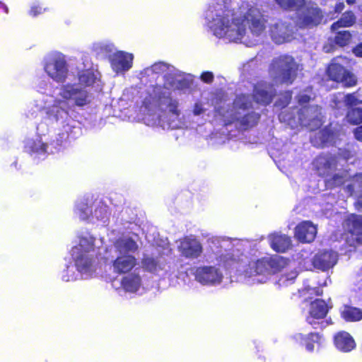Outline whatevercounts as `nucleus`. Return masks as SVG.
Wrapping results in <instances>:
<instances>
[{
  "instance_id": "obj_1",
  "label": "nucleus",
  "mask_w": 362,
  "mask_h": 362,
  "mask_svg": "<svg viewBox=\"0 0 362 362\" xmlns=\"http://www.w3.org/2000/svg\"><path fill=\"white\" fill-rule=\"evenodd\" d=\"M205 20L216 37L252 46L266 28V20L255 0H240L233 7L231 0H210Z\"/></svg>"
},
{
  "instance_id": "obj_2",
  "label": "nucleus",
  "mask_w": 362,
  "mask_h": 362,
  "mask_svg": "<svg viewBox=\"0 0 362 362\" xmlns=\"http://www.w3.org/2000/svg\"><path fill=\"white\" fill-rule=\"evenodd\" d=\"M100 81L90 69L78 74L77 82H67L58 88L56 95L46 93L51 83L42 80L37 85V94L33 105L36 111H44L46 119L52 125L64 129L63 134L70 130L71 118L69 111L72 105L83 107L91 100L89 88L94 85L99 86Z\"/></svg>"
},
{
  "instance_id": "obj_3",
  "label": "nucleus",
  "mask_w": 362,
  "mask_h": 362,
  "mask_svg": "<svg viewBox=\"0 0 362 362\" xmlns=\"http://www.w3.org/2000/svg\"><path fill=\"white\" fill-rule=\"evenodd\" d=\"M78 238V243L71 251L75 266H67L62 274V279L66 282L76 280L78 274L84 279L92 276L96 271L95 258L109 259L103 239H95L89 234Z\"/></svg>"
},
{
  "instance_id": "obj_4",
  "label": "nucleus",
  "mask_w": 362,
  "mask_h": 362,
  "mask_svg": "<svg viewBox=\"0 0 362 362\" xmlns=\"http://www.w3.org/2000/svg\"><path fill=\"white\" fill-rule=\"evenodd\" d=\"M151 99L146 98L145 105H158L161 109L165 107V112L159 115L158 118L152 122L146 117L148 125H158L163 129H180L184 126L183 117L178 109V102L169 97L168 91L162 92V88H153L150 94Z\"/></svg>"
},
{
  "instance_id": "obj_5",
  "label": "nucleus",
  "mask_w": 362,
  "mask_h": 362,
  "mask_svg": "<svg viewBox=\"0 0 362 362\" xmlns=\"http://www.w3.org/2000/svg\"><path fill=\"white\" fill-rule=\"evenodd\" d=\"M310 96L302 93L298 98L299 106L294 108L291 112L288 110L282 111L279 115V120L281 122L289 125L292 129L299 125L309 127L311 130L321 125V112L318 106H307L305 104L309 102Z\"/></svg>"
},
{
  "instance_id": "obj_6",
  "label": "nucleus",
  "mask_w": 362,
  "mask_h": 362,
  "mask_svg": "<svg viewBox=\"0 0 362 362\" xmlns=\"http://www.w3.org/2000/svg\"><path fill=\"white\" fill-rule=\"evenodd\" d=\"M287 264V260L279 255L252 260L243 272V280L248 285L266 283L272 274L280 271Z\"/></svg>"
},
{
  "instance_id": "obj_7",
  "label": "nucleus",
  "mask_w": 362,
  "mask_h": 362,
  "mask_svg": "<svg viewBox=\"0 0 362 362\" xmlns=\"http://www.w3.org/2000/svg\"><path fill=\"white\" fill-rule=\"evenodd\" d=\"M252 107L250 97L241 94L236 96L231 108L221 114L226 124L234 123L239 128L247 129L255 126L259 118Z\"/></svg>"
},
{
  "instance_id": "obj_8",
  "label": "nucleus",
  "mask_w": 362,
  "mask_h": 362,
  "mask_svg": "<svg viewBox=\"0 0 362 362\" xmlns=\"http://www.w3.org/2000/svg\"><path fill=\"white\" fill-rule=\"evenodd\" d=\"M138 250V245L131 238L122 237L118 239L114 245L115 258L112 262V269L117 274L127 273L131 271L137 264L134 253Z\"/></svg>"
},
{
  "instance_id": "obj_9",
  "label": "nucleus",
  "mask_w": 362,
  "mask_h": 362,
  "mask_svg": "<svg viewBox=\"0 0 362 362\" xmlns=\"http://www.w3.org/2000/svg\"><path fill=\"white\" fill-rule=\"evenodd\" d=\"M275 2L284 10L296 12L295 22L299 27L316 25L322 19L320 9L306 5L305 0H275Z\"/></svg>"
},
{
  "instance_id": "obj_10",
  "label": "nucleus",
  "mask_w": 362,
  "mask_h": 362,
  "mask_svg": "<svg viewBox=\"0 0 362 362\" xmlns=\"http://www.w3.org/2000/svg\"><path fill=\"white\" fill-rule=\"evenodd\" d=\"M234 242L228 238L211 237L208 239L207 249L204 255L205 260L208 262H213L216 259L219 265L225 268H229L234 262V255L230 252L235 246Z\"/></svg>"
},
{
  "instance_id": "obj_11",
  "label": "nucleus",
  "mask_w": 362,
  "mask_h": 362,
  "mask_svg": "<svg viewBox=\"0 0 362 362\" xmlns=\"http://www.w3.org/2000/svg\"><path fill=\"white\" fill-rule=\"evenodd\" d=\"M298 64L289 55H281L273 59L269 74L276 83H291L296 76Z\"/></svg>"
},
{
  "instance_id": "obj_12",
  "label": "nucleus",
  "mask_w": 362,
  "mask_h": 362,
  "mask_svg": "<svg viewBox=\"0 0 362 362\" xmlns=\"http://www.w3.org/2000/svg\"><path fill=\"white\" fill-rule=\"evenodd\" d=\"M44 71L54 81L64 83L69 72L65 54L59 52L47 54L44 59Z\"/></svg>"
},
{
  "instance_id": "obj_13",
  "label": "nucleus",
  "mask_w": 362,
  "mask_h": 362,
  "mask_svg": "<svg viewBox=\"0 0 362 362\" xmlns=\"http://www.w3.org/2000/svg\"><path fill=\"white\" fill-rule=\"evenodd\" d=\"M343 228L346 231L344 239L352 247L362 245V216L350 214L344 220Z\"/></svg>"
},
{
  "instance_id": "obj_14",
  "label": "nucleus",
  "mask_w": 362,
  "mask_h": 362,
  "mask_svg": "<svg viewBox=\"0 0 362 362\" xmlns=\"http://www.w3.org/2000/svg\"><path fill=\"white\" fill-rule=\"evenodd\" d=\"M177 250L182 257L193 260L202 256L203 246L195 237L186 236L177 242Z\"/></svg>"
},
{
  "instance_id": "obj_15",
  "label": "nucleus",
  "mask_w": 362,
  "mask_h": 362,
  "mask_svg": "<svg viewBox=\"0 0 362 362\" xmlns=\"http://www.w3.org/2000/svg\"><path fill=\"white\" fill-rule=\"evenodd\" d=\"M195 279L203 285L216 286L222 282L223 274L215 266H202L197 268Z\"/></svg>"
},
{
  "instance_id": "obj_16",
  "label": "nucleus",
  "mask_w": 362,
  "mask_h": 362,
  "mask_svg": "<svg viewBox=\"0 0 362 362\" xmlns=\"http://www.w3.org/2000/svg\"><path fill=\"white\" fill-rule=\"evenodd\" d=\"M293 33V26L281 20L272 23L269 25L270 36L276 44H282L291 40Z\"/></svg>"
},
{
  "instance_id": "obj_17",
  "label": "nucleus",
  "mask_w": 362,
  "mask_h": 362,
  "mask_svg": "<svg viewBox=\"0 0 362 362\" xmlns=\"http://www.w3.org/2000/svg\"><path fill=\"white\" fill-rule=\"evenodd\" d=\"M327 74L332 80L341 82L344 86L351 87L356 85L357 79L355 75L338 63L332 62L327 69Z\"/></svg>"
},
{
  "instance_id": "obj_18",
  "label": "nucleus",
  "mask_w": 362,
  "mask_h": 362,
  "mask_svg": "<svg viewBox=\"0 0 362 362\" xmlns=\"http://www.w3.org/2000/svg\"><path fill=\"white\" fill-rule=\"evenodd\" d=\"M134 54L124 51H117L110 57L112 70L117 74L128 71L133 64Z\"/></svg>"
},
{
  "instance_id": "obj_19",
  "label": "nucleus",
  "mask_w": 362,
  "mask_h": 362,
  "mask_svg": "<svg viewBox=\"0 0 362 362\" xmlns=\"http://www.w3.org/2000/svg\"><path fill=\"white\" fill-rule=\"evenodd\" d=\"M160 74L164 75L163 77L165 79V84L163 87H165V86H167L168 81L170 78L171 75H177V69L168 64L163 62H157L153 64L152 66L144 69L141 72V75L142 76L152 78H154L155 76H158Z\"/></svg>"
},
{
  "instance_id": "obj_20",
  "label": "nucleus",
  "mask_w": 362,
  "mask_h": 362,
  "mask_svg": "<svg viewBox=\"0 0 362 362\" xmlns=\"http://www.w3.org/2000/svg\"><path fill=\"white\" fill-rule=\"evenodd\" d=\"M141 263L143 268L148 272L160 276L168 275L169 266L167 265L165 260L161 257L145 256Z\"/></svg>"
},
{
  "instance_id": "obj_21",
  "label": "nucleus",
  "mask_w": 362,
  "mask_h": 362,
  "mask_svg": "<svg viewBox=\"0 0 362 362\" xmlns=\"http://www.w3.org/2000/svg\"><path fill=\"white\" fill-rule=\"evenodd\" d=\"M192 82V77L189 74H185L182 73L181 71L177 70V74H172L170 80L168 81L167 86L165 87H163L161 86H157L153 88H156L158 87H160L162 88V92H165V90L170 93V89H180L183 90L189 87ZM170 93H169V95Z\"/></svg>"
},
{
  "instance_id": "obj_22",
  "label": "nucleus",
  "mask_w": 362,
  "mask_h": 362,
  "mask_svg": "<svg viewBox=\"0 0 362 362\" xmlns=\"http://www.w3.org/2000/svg\"><path fill=\"white\" fill-rule=\"evenodd\" d=\"M337 262V254L332 250H327L317 253L313 260L315 268L326 271L332 268Z\"/></svg>"
},
{
  "instance_id": "obj_23",
  "label": "nucleus",
  "mask_w": 362,
  "mask_h": 362,
  "mask_svg": "<svg viewBox=\"0 0 362 362\" xmlns=\"http://www.w3.org/2000/svg\"><path fill=\"white\" fill-rule=\"evenodd\" d=\"M317 234L316 226L310 221H306L298 224L295 230L296 238L303 243L312 242Z\"/></svg>"
},
{
  "instance_id": "obj_24",
  "label": "nucleus",
  "mask_w": 362,
  "mask_h": 362,
  "mask_svg": "<svg viewBox=\"0 0 362 362\" xmlns=\"http://www.w3.org/2000/svg\"><path fill=\"white\" fill-rule=\"evenodd\" d=\"M328 312V308L326 303L322 300H315L310 305L309 315L307 317V322L315 325V320L323 318Z\"/></svg>"
},
{
  "instance_id": "obj_25",
  "label": "nucleus",
  "mask_w": 362,
  "mask_h": 362,
  "mask_svg": "<svg viewBox=\"0 0 362 362\" xmlns=\"http://www.w3.org/2000/svg\"><path fill=\"white\" fill-rule=\"evenodd\" d=\"M313 165L320 175H327L336 167V159L331 155H322L313 161Z\"/></svg>"
},
{
  "instance_id": "obj_26",
  "label": "nucleus",
  "mask_w": 362,
  "mask_h": 362,
  "mask_svg": "<svg viewBox=\"0 0 362 362\" xmlns=\"http://www.w3.org/2000/svg\"><path fill=\"white\" fill-rule=\"evenodd\" d=\"M274 92L272 86L265 83H261L255 87L254 98L257 103L269 104L274 96Z\"/></svg>"
},
{
  "instance_id": "obj_27",
  "label": "nucleus",
  "mask_w": 362,
  "mask_h": 362,
  "mask_svg": "<svg viewBox=\"0 0 362 362\" xmlns=\"http://www.w3.org/2000/svg\"><path fill=\"white\" fill-rule=\"evenodd\" d=\"M269 240L271 247L277 252H285L291 245L290 238L283 234H271Z\"/></svg>"
},
{
  "instance_id": "obj_28",
  "label": "nucleus",
  "mask_w": 362,
  "mask_h": 362,
  "mask_svg": "<svg viewBox=\"0 0 362 362\" xmlns=\"http://www.w3.org/2000/svg\"><path fill=\"white\" fill-rule=\"evenodd\" d=\"M334 341L337 349L343 352L351 351L356 346L353 337L344 331L338 332L334 336Z\"/></svg>"
},
{
  "instance_id": "obj_29",
  "label": "nucleus",
  "mask_w": 362,
  "mask_h": 362,
  "mask_svg": "<svg viewBox=\"0 0 362 362\" xmlns=\"http://www.w3.org/2000/svg\"><path fill=\"white\" fill-rule=\"evenodd\" d=\"M121 285L126 292L136 293L141 287V277L136 272L130 273L122 279Z\"/></svg>"
},
{
  "instance_id": "obj_30",
  "label": "nucleus",
  "mask_w": 362,
  "mask_h": 362,
  "mask_svg": "<svg viewBox=\"0 0 362 362\" xmlns=\"http://www.w3.org/2000/svg\"><path fill=\"white\" fill-rule=\"evenodd\" d=\"M293 339L299 344L305 345L308 351H313L315 344L319 342L320 336L316 333H310L308 335L298 333L293 336Z\"/></svg>"
},
{
  "instance_id": "obj_31",
  "label": "nucleus",
  "mask_w": 362,
  "mask_h": 362,
  "mask_svg": "<svg viewBox=\"0 0 362 362\" xmlns=\"http://www.w3.org/2000/svg\"><path fill=\"white\" fill-rule=\"evenodd\" d=\"M332 139L333 134L331 130L329 128H325L311 137V142L314 146L321 147L331 142Z\"/></svg>"
},
{
  "instance_id": "obj_32",
  "label": "nucleus",
  "mask_w": 362,
  "mask_h": 362,
  "mask_svg": "<svg viewBox=\"0 0 362 362\" xmlns=\"http://www.w3.org/2000/svg\"><path fill=\"white\" fill-rule=\"evenodd\" d=\"M341 316L348 322L358 321L362 319V311L357 308L344 305L341 309Z\"/></svg>"
},
{
  "instance_id": "obj_33",
  "label": "nucleus",
  "mask_w": 362,
  "mask_h": 362,
  "mask_svg": "<svg viewBox=\"0 0 362 362\" xmlns=\"http://www.w3.org/2000/svg\"><path fill=\"white\" fill-rule=\"evenodd\" d=\"M356 21V17L352 12H345L339 20L332 25V31H337L341 28L351 26Z\"/></svg>"
},
{
  "instance_id": "obj_34",
  "label": "nucleus",
  "mask_w": 362,
  "mask_h": 362,
  "mask_svg": "<svg viewBox=\"0 0 362 362\" xmlns=\"http://www.w3.org/2000/svg\"><path fill=\"white\" fill-rule=\"evenodd\" d=\"M47 144H43L38 139L36 141H29L26 146V148H29L31 152L36 153L39 156H44L47 152Z\"/></svg>"
},
{
  "instance_id": "obj_35",
  "label": "nucleus",
  "mask_w": 362,
  "mask_h": 362,
  "mask_svg": "<svg viewBox=\"0 0 362 362\" xmlns=\"http://www.w3.org/2000/svg\"><path fill=\"white\" fill-rule=\"evenodd\" d=\"M75 213L82 220L87 219L92 214V210L85 202H77L75 209Z\"/></svg>"
},
{
  "instance_id": "obj_36",
  "label": "nucleus",
  "mask_w": 362,
  "mask_h": 362,
  "mask_svg": "<svg viewBox=\"0 0 362 362\" xmlns=\"http://www.w3.org/2000/svg\"><path fill=\"white\" fill-rule=\"evenodd\" d=\"M298 276L297 271H291L290 273L282 274L278 279L276 284L279 287L288 286L294 282L295 279Z\"/></svg>"
},
{
  "instance_id": "obj_37",
  "label": "nucleus",
  "mask_w": 362,
  "mask_h": 362,
  "mask_svg": "<svg viewBox=\"0 0 362 362\" xmlns=\"http://www.w3.org/2000/svg\"><path fill=\"white\" fill-rule=\"evenodd\" d=\"M349 178V175L346 172H339L333 175V177L327 180V185L330 187L341 185L344 183Z\"/></svg>"
},
{
  "instance_id": "obj_38",
  "label": "nucleus",
  "mask_w": 362,
  "mask_h": 362,
  "mask_svg": "<svg viewBox=\"0 0 362 362\" xmlns=\"http://www.w3.org/2000/svg\"><path fill=\"white\" fill-rule=\"evenodd\" d=\"M336 35L334 37V41L337 45L344 47L348 45L351 38V35L349 31L343 30V31H336Z\"/></svg>"
},
{
  "instance_id": "obj_39",
  "label": "nucleus",
  "mask_w": 362,
  "mask_h": 362,
  "mask_svg": "<svg viewBox=\"0 0 362 362\" xmlns=\"http://www.w3.org/2000/svg\"><path fill=\"white\" fill-rule=\"evenodd\" d=\"M346 118L349 122L353 124L362 123V109L353 108L347 113Z\"/></svg>"
},
{
  "instance_id": "obj_40",
  "label": "nucleus",
  "mask_w": 362,
  "mask_h": 362,
  "mask_svg": "<svg viewBox=\"0 0 362 362\" xmlns=\"http://www.w3.org/2000/svg\"><path fill=\"white\" fill-rule=\"evenodd\" d=\"M108 210L106 206H101L99 208L95 209L94 216L96 218L101 220L103 223H105V218H107Z\"/></svg>"
},
{
  "instance_id": "obj_41",
  "label": "nucleus",
  "mask_w": 362,
  "mask_h": 362,
  "mask_svg": "<svg viewBox=\"0 0 362 362\" xmlns=\"http://www.w3.org/2000/svg\"><path fill=\"white\" fill-rule=\"evenodd\" d=\"M349 187H351V193H354L356 191L358 192H362V175H357L354 178V183Z\"/></svg>"
},
{
  "instance_id": "obj_42",
  "label": "nucleus",
  "mask_w": 362,
  "mask_h": 362,
  "mask_svg": "<svg viewBox=\"0 0 362 362\" xmlns=\"http://www.w3.org/2000/svg\"><path fill=\"white\" fill-rule=\"evenodd\" d=\"M344 103L348 106L356 105L357 104L361 103L362 101H359L355 93L347 94L344 96Z\"/></svg>"
},
{
  "instance_id": "obj_43",
  "label": "nucleus",
  "mask_w": 362,
  "mask_h": 362,
  "mask_svg": "<svg viewBox=\"0 0 362 362\" xmlns=\"http://www.w3.org/2000/svg\"><path fill=\"white\" fill-rule=\"evenodd\" d=\"M109 45L103 42H95L93 45V49L98 53L103 52V51L107 50Z\"/></svg>"
},
{
  "instance_id": "obj_44",
  "label": "nucleus",
  "mask_w": 362,
  "mask_h": 362,
  "mask_svg": "<svg viewBox=\"0 0 362 362\" xmlns=\"http://www.w3.org/2000/svg\"><path fill=\"white\" fill-rule=\"evenodd\" d=\"M45 11V8H43L41 6L35 4L32 6L30 13L33 16H36L38 14L43 13Z\"/></svg>"
},
{
  "instance_id": "obj_45",
  "label": "nucleus",
  "mask_w": 362,
  "mask_h": 362,
  "mask_svg": "<svg viewBox=\"0 0 362 362\" xmlns=\"http://www.w3.org/2000/svg\"><path fill=\"white\" fill-rule=\"evenodd\" d=\"M201 78L206 83H211L213 81L214 75L211 72H204L201 76Z\"/></svg>"
},
{
  "instance_id": "obj_46",
  "label": "nucleus",
  "mask_w": 362,
  "mask_h": 362,
  "mask_svg": "<svg viewBox=\"0 0 362 362\" xmlns=\"http://www.w3.org/2000/svg\"><path fill=\"white\" fill-rule=\"evenodd\" d=\"M355 138L362 142V125L354 129Z\"/></svg>"
},
{
  "instance_id": "obj_47",
  "label": "nucleus",
  "mask_w": 362,
  "mask_h": 362,
  "mask_svg": "<svg viewBox=\"0 0 362 362\" xmlns=\"http://www.w3.org/2000/svg\"><path fill=\"white\" fill-rule=\"evenodd\" d=\"M204 112L202 104L196 103L194 107L193 112L195 115H199Z\"/></svg>"
},
{
  "instance_id": "obj_48",
  "label": "nucleus",
  "mask_w": 362,
  "mask_h": 362,
  "mask_svg": "<svg viewBox=\"0 0 362 362\" xmlns=\"http://www.w3.org/2000/svg\"><path fill=\"white\" fill-rule=\"evenodd\" d=\"M353 52L357 57H362V42L358 45L354 49Z\"/></svg>"
},
{
  "instance_id": "obj_49",
  "label": "nucleus",
  "mask_w": 362,
  "mask_h": 362,
  "mask_svg": "<svg viewBox=\"0 0 362 362\" xmlns=\"http://www.w3.org/2000/svg\"><path fill=\"white\" fill-rule=\"evenodd\" d=\"M291 98V93L289 92L286 93L285 94V95L284 96V102L283 103V104H281L280 103H276V105L281 106V105H286L288 103Z\"/></svg>"
},
{
  "instance_id": "obj_50",
  "label": "nucleus",
  "mask_w": 362,
  "mask_h": 362,
  "mask_svg": "<svg viewBox=\"0 0 362 362\" xmlns=\"http://www.w3.org/2000/svg\"><path fill=\"white\" fill-rule=\"evenodd\" d=\"M344 8V4L343 3H339L335 6L336 12H341Z\"/></svg>"
},
{
  "instance_id": "obj_51",
  "label": "nucleus",
  "mask_w": 362,
  "mask_h": 362,
  "mask_svg": "<svg viewBox=\"0 0 362 362\" xmlns=\"http://www.w3.org/2000/svg\"><path fill=\"white\" fill-rule=\"evenodd\" d=\"M308 291H310L312 292H315V293L317 295V296H320L322 294V291H320V288H309Z\"/></svg>"
},
{
  "instance_id": "obj_52",
  "label": "nucleus",
  "mask_w": 362,
  "mask_h": 362,
  "mask_svg": "<svg viewBox=\"0 0 362 362\" xmlns=\"http://www.w3.org/2000/svg\"><path fill=\"white\" fill-rule=\"evenodd\" d=\"M356 2V0H346V3L348 4H354Z\"/></svg>"
},
{
  "instance_id": "obj_53",
  "label": "nucleus",
  "mask_w": 362,
  "mask_h": 362,
  "mask_svg": "<svg viewBox=\"0 0 362 362\" xmlns=\"http://www.w3.org/2000/svg\"><path fill=\"white\" fill-rule=\"evenodd\" d=\"M308 267H309V265H308V266H306V265H305V263H304V264H303V268L308 269Z\"/></svg>"
},
{
  "instance_id": "obj_54",
  "label": "nucleus",
  "mask_w": 362,
  "mask_h": 362,
  "mask_svg": "<svg viewBox=\"0 0 362 362\" xmlns=\"http://www.w3.org/2000/svg\"><path fill=\"white\" fill-rule=\"evenodd\" d=\"M4 10H5V12L7 13L8 12V8L6 6H3Z\"/></svg>"
},
{
  "instance_id": "obj_55",
  "label": "nucleus",
  "mask_w": 362,
  "mask_h": 362,
  "mask_svg": "<svg viewBox=\"0 0 362 362\" xmlns=\"http://www.w3.org/2000/svg\"><path fill=\"white\" fill-rule=\"evenodd\" d=\"M166 250L168 251L169 250L168 247V248H164V250Z\"/></svg>"
}]
</instances>
